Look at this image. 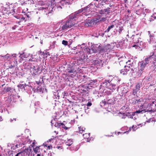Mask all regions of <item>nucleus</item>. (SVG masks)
Listing matches in <instances>:
<instances>
[{
    "label": "nucleus",
    "mask_w": 156,
    "mask_h": 156,
    "mask_svg": "<svg viewBox=\"0 0 156 156\" xmlns=\"http://www.w3.org/2000/svg\"><path fill=\"white\" fill-rule=\"evenodd\" d=\"M74 50L75 56L79 58L77 61H74L71 64L67 65L66 70L68 73H73L70 75V76L73 77V76L77 77L76 80L80 83H83L87 82V77L84 74L82 73V70L79 66L82 64L84 61L86 57H88L87 55L90 52V49L87 47L81 46V45H78L77 46L74 47Z\"/></svg>",
    "instance_id": "obj_1"
},
{
    "label": "nucleus",
    "mask_w": 156,
    "mask_h": 156,
    "mask_svg": "<svg viewBox=\"0 0 156 156\" xmlns=\"http://www.w3.org/2000/svg\"><path fill=\"white\" fill-rule=\"evenodd\" d=\"M83 10H78L75 12L74 14H72L69 17L67 18L64 20H63L59 21L58 23L60 25V27L58 29L60 31H63L71 28L74 25L73 21L76 18L77 15L79 13L81 12Z\"/></svg>",
    "instance_id": "obj_2"
},
{
    "label": "nucleus",
    "mask_w": 156,
    "mask_h": 156,
    "mask_svg": "<svg viewBox=\"0 0 156 156\" xmlns=\"http://www.w3.org/2000/svg\"><path fill=\"white\" fill-rule=\"evenodd\" d=\"M100 86L102 87L108 88L109 89L105 92V95H108V96L110 97L111 95L113 96L115 94L113 93L114 91L116 93L118 91V87L116 84L112 83V80H110V79L104 80L101 83Z\"/></svg>",
    "instance_id": "obj_3"
},
{
    "label": "nucleus",
    "mask_w": 156,
    "mask_h": 156,
    "mask_svg": "<svg viewBox=\"0 0 156 156\" xmlns=\"http://www.w3.org/2000/svg\"><path fill=\"white\" fill-rule=\"evenodd\" d=\"M3 92L4 94H7L8 95V98L12 102V103L16 102L15 98H20V96L16 94V90L14 88L6 87L4 88Z\"/></svg>",
    "instance_id": "obj_4"
},
{
    "label": "nucleus",
    "mask_w": 156,
    "mask_h": 156,
    "mask_svg": "<svg viewBox=\"0 0 156 156\" xmlns=\"http://www.w3.org/2000/svg\"><path fill=\"white\" fill-rule=\"evenodd\" d=\"M44 81L42 77H40L38 81H36V83L33 82V92L35 93H43L44 88H42V85H43Z\"/></svg>",
    "instance_id": "obj_5"
},
{
    "label": "nucleus",
    "mask_w": 156,
    "mask_h": 156,
    "mask_svg": "<svg viewBox=\"0 0 156 156\" xmlns=\"http://www.w3.org/2000/svg\"><path fill=\"white\" fill-rule=\"evenodd\" d=\"M140 36V34H137L136 35H133L131 37L132 39L131 41L133 44V47L137 46L140 48L143 46V42L141 41Z\"/></svg>",
    "instance_id": "obj_6"
},
{
    "label": "nucleus",
    "mask_w": 156,
    "mask_h": 156,
    "mask_svg": "<svg viewBox=\"0 0 156 156\" xmlns=\"http://www.w3.org/2000/svg\"><path fill=\"white\" fill-rule=\"evenodd\" d=\"M33 65L30 70L33 76L39 75L43 71L45 72V69L43 68L42 66H39L35 63H33Z\"/></svg>",
    "instance_id": "obj_7"
},
{
    "label": "nucleus",
    "mask_w": 156,
    "mask_h": 156,
    "mask_svg": "<svg viewBox=\"0 0 156 156\" xmlns=\"http://www.w3.org/2000/svg\"><path fill=\"white\" fill-rule=\"evenodd\" d=\"M113 97L111 98L110 97L107 96L105 100V99L102 100L100 103V105L101 107H103L106 104H114L117 100V96H116L115 97L114 96Z\"/></svg>",
    "instance_id": "obj_8"
},
{
    "label": "nucleus",
    "mask_w": 156,
    "mask_h": 156,
    "mask_svg": "<svg viewBox=\"0 0 156 156\" xmlns=\"http://www.w3.org/2000/svg\"><path fill=\"white\" fill-rule=\"evenodd\" d=\"M96 13H97L96 15L101 17V19L103 21H105L106 20V15L108 14V11L110 10H96Z\"/></svg>",
    "instance_id": "obj_9"
},
{
    "label": "nucleus",
    "mask_w": 156,
    "mask_h": 156,
    "mask_svg": "<svg viewBox=\"0 0 156 156\" xmlns=\"http://www.w3.org/2000/svg\"><path fill=\"white\" fill-rule=\"evenodd\" d=\"M102 45L101 44H94L91 46V49L94 53H102Z\"/></svg>",
    "instance_id": "obj_10"
},
{
    "label": "nucleus",
    "mask_w": 156,
    "mask_h": 156,
    "mask_svg": "<svg viewBox=\"0 0 156 156\" xmlns=\"http://www.w3.org/2000/svg\"><path fill=\"white\" fill-rule=\"evenodd\" d=\"M104 63L102 60H96L93 61L92 65L98 69H100L103 66Z\"/></svg>",
    "instance_id": "obj_11"
},
{
    "label": "nucleus",
    "mask_w": 156,
    "mask_h": 156,
    "mask_svg": "<svg viewBox=\"0 0 156 156\" xmlns=\"http://www.w3.org/2000/svg\"><path fill=\"white\" fill-rule=\"evenodd\" d=\"M33 82H29L27 84H26L24 91L29 94H31L33 90Z\"/></svg>",
    "instance_id": "obj_12"
},
{
    "label": "nucleus",
    "mask_w": 156,
    "mask_h": 156,
    "mask_svg": "<svg viewBox=\"0 0 156 156\" xmlns=\"http://www.w3.org/2000/svg\"><path fill=\"white\" fill-rule=\"evenodd\" d=\"M97 81L96 80H91L87 83L86 85H84L85 88H86V89L88 90V89L90 88V87H95Z\"/></svg>",
    "instance_id": "obj_13"
},
{
    "label": "nucleus",
    "mask_w": 156,
    "mask_h": 156,
    "mask_svg": "<svg viewBox=\"0 0 156 156\" xmlns=\"http://www.w3.org/2000/svg\"><path fill=\"white\" fill-rule=\"evenodd\" d=\"M156 101H153L150 104L149 107L151 108V109L147 111V112H149L151 114L152 113L156 112Z\"/></svg>",
    "instance_id": "obj_14"
},
{
    "label": "nucleus",
    "mask_w": 156,
    "mask_h": 156,
    "mask_svg": "<svg viewBox=\"0 0 156 156\" xmlns=\"http://www.w3.org/2000/svg\"><path fill=\"white\" fill-rule=\"evenodd\" d=\"M99 21H98L96 20L95 18L91 19H87L86 20V23L88 25V26H91L93 25H95L97 23V22H98Z\"/></svg>",
    "instance_id": "obj_15"
},
{
    "label": "nucleus",
    "mask_w": 156,
    "mask_h": 156,
    "mask_svg": "<svg viewBox=\"0 0 156 156\" xmlns=\"http://www.w3.org/2000/svg\"><path fill=\"white\" fill-rule=\"evenodd\" d=\"M16 54H7L6 55H0V59H3L5 60H10V59H11L14 57L16 56Z\"/></svg>",
    "instance_id": "obj_16"
},
{
    "label": "nucleus",
    "mask_w": 156,
    "mask_h": 156,
    "mask_svg": "<svg viewBox=\"0 0 156 156\" xmlns=\"http://www.w3.org/2000/svg\"><path fill=\"white\" fill-rule=\"evenodd\" d=\"M16 57H14L11 59H10V60L13 59V58L14 59V60L15 59H16V58L17 56H18L21 59L23 60L24 58H26L28 56V55L27 54H26L23 51L19 52L18 55H16Z\"/></svg>",
    "instance_id": "obj_17"
},
{
    "label": "nucleus",
    "mask_w": 156,
    "mask_h": 156,
    "mask_svg": "<svg viewBox=\"0 0 156 156\" xmlns=\"http://www.w3.org/2000/svg\"><path fill=\"white\" fill-rule=\"evenodd\" d=\"M126 65H125L124 68H128V70L130 71L132 73L134 72V70H133V68H131L132 67L133 65V62H131L130 60H129L127 62H126Z\"/></svg>",
    "instance_id": "obj_18"
},
{
    "label": "nucleus",
    "mask_w": 156,
    "mask_h": 156,
    "mask_svg": "<svg viewBox=\"0 0 156 156\" xmlns=\"http://www.w3.org/2000/svg\"><path fill=\"white\" fill-rule=\"evenodd\" d=\"M155 52V51L154 50V51L151 52L150 55L146 58L149 62H151L152 61L153 62V60H154V59L156 57L154 54Z\"/></svg>",
    "instance_id": "obj_19"
},
{
    "label": "nucleus",
    "mask_w": 156,
    "mask_h": 156,
    "mask_svg": "<svg viewBox=\"0 0 156 156\" xmlns=\"http://www.w3.org/2000/svg\"><path fill=\"white\" fill-rule=\"evenodd\" d=\"M139 65L140 66V69L138 70L137 72V76L138 77H140L141 75L142 71L144 69L146 66L143 64L142 62H140L139 63Z\"/></svg>",
    "instance_id": "obj_20"
},
{
    "label": "nucleus",
    "mask_w": 156,
    "mask_h": 156,
    "mask_svg": "<svg viewBox=\"0 0 156 156\" xmlns=\"http://www.w3.org/2000/svg\"><path fill=\"white\" fill-rule=\"evenodd\" d=\"M102 53L109 51L112 49L111 45L109 44H108L104 46H102Z\"/></svg>",
    "instance_id": "obj_21"
},
{
    "label": "nucleus",
    "mask_w": 156,
    "mask_h": 156,
    "mask_svg": "<svg viewBox=\"0 0 156 156\" xmlns=\"http://www.w3.org/2000/svg\"><path fill=\"white\" fill-rule=\"evenodd\" d=\"M23 65L24 69H30L31 70L32 67L33 63H30L28 62L25 61L23 62Z\"/></svg>",
    "instance_id": "obj_22"
},
{
    "label": "nucleus",
    "mask_w": 156,
    "mask_h": 156,
    "mask_svg": "<svg viewBox=\"0 0 156 156\" xmlns=\"http://www.w3.org/2000/svg\"><path fill=\"white\" fill-rule=\"evenodd\" d=\"M60 91L59 90H57L56 92H55L53 93V98L55 99H58L60 97V96L59 95V93L60 92Z\"/></svg>",
    "instance_id": "obj_23"
},
{
    "label": "nucleus",
    "mask_w": 156,
    "mask_h": 156,
    "mask_svg": "<svg viewBox=\"0 0 156 156\" xmlns=\"http://www.w3.org/2000/svg\"><path fill=\"white\" fill-rule=\"evenodd\" d=\"M26 84L24 83L23 84L20 83L17 85L19 89L23 91H24L25 89V86H26Z\"/></svg>",
    "instance_id": "obj_24"
},
{
    "label": "nucleus",
    "mask_w": 156,
    "mask_h": 156,
    "mask_svg": "<svg viewBox=\"0 0 156 156\" xmlns=\"http://www.w3.org/2000/svg\"><path fill=\"white\" fill-rule=\"evenodd\" d=\"M151 65L150 66V70L151 71H153L155 70L156 69V63L154 61H153V63L151 64Z\"/></svg>",
    "instance_id": "obj_25"
},
{
    "label": "nucleus",
    "mask_w": 156,
    "mask_h": 156,
    "mask_svg": "<svg viewBox=\"0 0 156 156\" xmlns=\"http://www.w3.org/2000/svg\"><path fill=\"white\" fill-rule=\"evenodd\" d=\"M94 7L95 5H94L92 4H90L84 8H82L81 10H87L88 9H89L88 10H92L94 9Z\"/></svg>",
    "instance_id": "obj_26"
},
{
    "label": "nucleus",
    "mask_w": 156,
    "mask_h": 156,
    "mask_svg": "<svg viewBox=\"0 0 156 156\" xmlns=\"http://www.w3.org/2000/svg\"><path fill=\"white\" fill-rule=\"evenodd\" d=\"M14 16L16 18L18 19H19L20 21H18V23H20L21 22V21H22L23 20H25V21L26 20L25 19V18L22 15H20V16Z\"/></svg>",
    "instance_id": "obj_27"
},
{
    "label": "nucleus",
    "mask_w": 156,
    "mask_h": 156,
    "mask_svg": "<svg viewBox=\"0 0 156 156\" xmlns=\"http://www.w3.org/2000/svg\"><path fill=\"white\" fill-rule=\"evenodd\" d=\"M129 71L128 68H124L120 70V73L123 75H126L127 72Z\"/></svg>",
    "instance_id": "obj_28"
},
{
    "label": "nucleus",
    "mask_w": 156,
    "mask_h": 156,
    "mask_svg": "<svg viewBox=\"0 0 156 156\" xmlns=\"http://www.w3.org/2000/svg\"><path fill=\"white\" fill-rule=\"evenodd\" d=\"M124 44V41H119L118 44H117V47L118 48H119L120 49H122L123 48V44Z\"/></svg>",
    "instance_id": "obj_29"
},
{
    "label": "nucleus",
    "mask_w": 156,
    "mask_h": 156,
    "mask_svg": "<svg viewBox=\"0 0 156 156\" xmlns=\"http://www.w3.org/2000/svg\"><path fill=\"white\" fill-rule=\"evenodd\" d=\"M28 138L25 137L22 138L21 139L22 144L23 145L26 144L28 142Z\"/></svg>",
    "instance_id": "obj_30"
},
{
    "label": "nucleus",
    "mask_w": 156,
    "mask_h": 156,
    "mask_svg": "<svg viewBox=\"0 0 156 156\" xmlns=\"http://www.w3.org/2000/svg\"><path fill=\"white\" fill-rule=\"evenodd\" d=\"M135 115V112H132L131 113H127L126 114V116L129 118H133V117Z\"/></svg>",
    "instance_id": "obj_31"
},
{
    "label": "nucleus",
    "mask_w": 156,
    "mask_h": 156,
    "mask_svg": "<svg viewBox=\"0 0 156 156\" xmlns=\"http://www.w3.org/2000/svg\"><path fill=\"white\" fill-rule=\"evenodd\" d=\"M131 129H133V131H135L137 129V127L136 126H135L133 125V126L131 128H129V130L128 131H126V132H124V133H123L124 134V133H126L127 134V133H129V131H130L131 130Z\"/></svg>",
    "instance_id": "obj_32"
},
{
    "label": "nucleus",
    "mask_w": 156,
    "mask_h": 156,
    "mask_svg": "<svg viewBox=\"0 0 156 156\" xmlns=\"http://www.w3.org/2000/svg\"><path fill=\"white\" fill-rule=\"evenodd\" d=\"M33 150L36 153H41V151H42V150L39 147H36L35 148H33Z\"/></svg>",
    "instance_id": "obj_33"
},
{
    "label": "nucleus",
    "mask_w": 156,
    "mask_h": 156,
    "mask_svg": "<svg viewBox=\"0 0 156 156\" xmlns=\"http://www.w3.org/2000/svg\"><path fill=\"white\" fill-rule=\"evenodd\" d=\"M112 80V83L114 81H115L117 82V84H119V82L120 81V79L118 78L117 77H115L114 78V79L112 80Z\"/></svg>",
    "instance_id": "obj_34"
},
{
    "label": "nucleus",
    "mask_w": 156,
    "mask_h": 156,
    "mask_svg": "<svg viewBox=\"0 0 156 156\" xmlns=\"http://www.w3.org/2000/svg\"><path fill=\"white\" fill-rule=\"evenodd\" d=\"M31 151V149H29L28 148H25L23 152V153H24V154L25 153H26V155L29 156L30 154V152Z\"/></svg>",
    "instance_id": "obj_35"
},
{
    "label": "nucleus",
    "mask_w": 156,
    "mask_h": 156,
    "mask_svg": "<svg viewBox=\"0 0 156 156\" xmlns=\"http://www.w3.org/2000/svg\"><path fill=\"white\" fill-rule=\"evenodd\" d=\"M53 10H44V14L46 15H48V16H50L53 13Z\"/></svg>",
    "instance_id": "obj_36"
},
{
    "label": "nucleus",
    "mask_w": 156,
    "mask_h": 156,
    "mask_svg": "<svg viewBox=\"0 0 156 156\" xmlns=\"http://www.w3.org/2000/svg\"><path fill=\"white\" fill-rule=\"evenodd\" d=\"M150 40L148 41L150 44L154 43V42L155 38L154 35L150 37Z\"/></svg>",
    "instance_id": "obj_37"
},
{
    "label": "nucleus",
    "mask_w": 156,
    "mask_h": 156,
    "mask_svg": "<svg viewBox=\"0 0 156 156\" xmlns=\"http://www.w3.org/2000/svg\"><path fill=\"white\" fill-rule=\"evenodd\" d=\"M132 101H133L132 103L133 105L136 104V103H138V102L141 101L140 99H135L134 98H133V99H132Z\"/></svg>",
    "instance_id": "obj_38"
},
{
    "label": "nucleus",
    "mask_w": 156,
    "mask_h": 156,
    "mask_svg": "<svg viewBox=\"0 0 156 156\" xmlns=\"http://www.w3.org/2000/svg\"><path fill=\"white\" fill-rule=\"evenodd\" d=\"M73 140L72 139H69L66 143V144L67 146H70L73 144Z\"/></svg>",
    "instance_id": "obj_39"
},
{
    "label": "nucleus",
    "mask_w": 156,
    "mask_h": 156,
    "mask_svg": "<svg viewBox=\"0 0 156 156\" xmlns=\"http://www.w3.org/2000/svg\"><path fill=\"white\" fill-rule=\"evenodd\" d=\"M115 27V25L113 24H112L111 26H109L108 28L105 30V32H108L111 30L113 28Z\"/></svg>",
    "instance_id": "obj_40"
},
{
    "label": "nucleus",
    "mask_w": 156,
    "mask_h": 156,
    "mask_svg": "<svg viewBox=\"0 0 156 156\" xmlns=\"http://www.w3.org/2000/svg\"><path fill=\"white\" fill-rule=\"evenodd\" d=\"M138 91V90H137L136 89H134L133 91L132 94L134 95L135 96H136V97H138V96L137 94V92Z\"/></svg>",
    "instance_id": "obj_41"
},
{
    "label": "nucleus",
    "mask_w": 156,
    "mask_h": 156,
    "mask_svg": "<svg viewBox=\"0 0 156 156\" xmlns=\"http://www.w3.org/2000/svg\"><path fill=\"white\" fill-rule=\"evenodd\" d=\"M142 87V83H138L136 85V89L137 90H139L140 88Z\"/></svg>",
    "instance_id": "obj_42"
},
{
    "label": "nucleus",
    "mask_w": 156,
    "mask_h": 156,
    "mask_svg": "<svg viewBox=\"0 0 156 156\" xmlns=\"http://www.w3.org/2000/svg\"><path fill=\"white\" fill-rule=\"evenodd\" d=\"M68 96V93L67 92L64 91L62 93L60 97L61 98H64L65 96Z\"/></svg>",
    "instance_id": "obj_43"
},
{
    "label": "nucleus",
    "mask_w": 156,
    "mask_h": 156,
    "mask_svg": "<svg viewBox=\"0 0 156 156\" xmlns=\"http://www.w3.org/2000/svg\"><path fill=\"white\" fill-rule=\"evenodd\" d=\"M142 10H136V14L139 15H141L142 14L143 15L144 14V12H142Z\"/></svg>",
    "instance_id": "obj_44"
},
{
    "label": "nucleus",
    "mask_w": 156,
    "mask_h": 156,
    "mask_svg": "<svg viewBox=\"0 0 156 156\" xmlns=\"http://www.w3.org/2000/svg\"><path fill=\"white\" fill-rule=\"evenodd\" d=\"M123 30V27L122 26H119V29H117V30L118 31L119 34H121L122 31Z\"/></svg>",
    "instance_id": "obj_45"
},
{
    "label": "nucleus",
    "mask_w": 156,
    "mask_h": 156,
    "mask_svg": "<svg viewBox=\"0 0 156 156\" xmlns=\"http://www.w3.org/2000/svg\"><path fill=\"white\" fill-rule=\"evenodd\" d=\"M141 62H142L143 64L146 66V65L148 64L149 62L148 61V60H147V59L145 58V59Z\"/></svg>",
    "instance_id": "obj_46"
},
{
    "label": "nucleus",
    "mask_w": 156,
    "mask_h": 156,
    "mask_svg": "<svg viewBox=\"0 0 156 156\" xmlns=\"http://www.w3.org/2000/svg\"><path fill=\"white\" fill-rule=\"evenodd\" d=\"M78 148L71 146L70 147V150L72 151H76L78 150Z\"/></svg>",
    "instance_id": "obj_47"
},
{
    "label": "nucleus",
    "mask_w": 156,
    "mask_h": 156,
    "mask_svg": "<svg viewBox=\"0 0 156 156\" xmlns=\"http://www.w3.org/2000/svg\"><path fill=\"white\" fill-rule=\"evenodd\" d=\"M100 35V33L99 32H97L93 34V36L96 37H98Z\"/></svg>",
    "instance_id": "obj_48"
},
{
    "label": "nucleus",
    "mask_w": 156,
    "mask_h": 156,
    "mask_svg": "<svg viewBox=\"0 0 156 156\" xmlns=\"http://www.w3.org/2000/svg\"><path fill=\"white\" fill-rule=\"evenodd\" d=\"M60 125H61V127H62V128H64V129H65L66 130H67L68 129H69V128H68V127H66V126L63 123H61Z\"/></svg>",
    "instance_id": "obj_49"
},
{
    "label": "nucleus",
    "mask_w": 156,
    "mask_h": 156,
    "mask_svg": "<svg viewBox=\"0 0 156 156\" xmlns=\"http://www.w3.org/2000/svg\"><path fill=\"white\" fill-rule=\"evenodd\" d=\"M62 44L66 46L68 45V42L67 41L63 40L62 41Z\"/></svg>",
    "instance_id": "obj_50"
},
{
    "label": "nucleus",
    "mask_w": 156,
    "mask_h": 156,
    "mask_svg": "<svg viewBox=\"0 0 156 156\" xmlns=\"http://www.w3.org/2000/svg\"><path fill=\"white\" fill-rule=\"evenodd\" d=\"M61 123H58L56 122L54 126L55 127L59 128L60 126H61V125L60 124Z\"/></svg>",
    "instance_id": "obj_51"
},
{
    "label": "nucleus",
    "mask_w": 156,
    "mask_h": 156,
    "mask_svg": "<svg viewBox=\"0 0 156 156\" xmlns=\"http://www.w3.org/2000/svg\"><path fill=\"white\" fill-rule=\"evenodd\" d=\"M79 132H80V133H81V131L83 132L84 131V130L85 129V128H83V127H81V126L80 127H79Z\"/></svg>",
    "instance_id": "obj_52"
},
{
    "label": "nucleus",
    "mask_w": 156,
    "mask_h": 156,
    "mask_svg": "<svg viewBox=\"0 0 156 156\" xmlns=\"http://www.w3.org/2000/svg\"><path fill=\"white\" fill-rule=\"evenodd\" d=\"M44 145L45 147H47L48 149H50L52 147V146L51 145H48V146H47V144H46L45 145L44 144Z\"/></svg>",
    "instance_id": "obj_53"
},
{
    "label": "nucleus",
    "mask_w": 156,
    "mask_h": 156,
    "mask_svg": "<svg viewBox=\"0 0 156 156\" xmlns=\"http://www.w3.org/2000/svg\"><path fill=\"white\" fill-rule=\"evenodd\" d=\"M45 55V57H47V56L48 55H50V54L49 52L46 51L45 53H44Z\"/></svg>",
    "instance_id": "obj_54"
},
{
    "label": "nucleus",
    "mask_w": 156,
    "mask_h": 156,
    "mask_svg": "<svg viewBox=\"0 0 156 156\" xmlns=\"http://www.w3.org/2000/svg\"><path fill=\"white\" fill-rule=\"evenodd\" d=\"M23 74V73L22 72H19L18 73V72H17L16 75H17V76H18V75H21V76H22Z\"/></svg>",
    "instance_id": "obj_55"
},
{
    "label": "nucleus",
    "mask_w": 156,
    "mask_h": 156,
    "mask_svg": "<svg viewBox=\"0 0 156 156\" xmlns=\"http://www.w3.org/2000/svg\"><path fill=\"white\" fill-rule=\"evenodd\" d=\"M2 148L0 146V156H2Z\"/></svg>",
    "instance_id": "obj_56"
},
{
    "label": "nucleus",
    "mask_w": 156,
    "mask_h": 156,
    "mask_svg": "<svg viewBox=\"0 0 156 156\" xmlns=\"http://www.w3.org/2000/svg\"><path fill=\"white\" fill-rule=\"evenodd\" d=\"M39 52H40V53L41 55H44L45 56L44 52L41 51H39Z\"/></svg>",
    "instance_id": "obj_57"
},
{
    "label": "nucleus",
    "mask_w": 156,
    "mask_h": 156,
    "mask_svg": "<svg viewBox=\"0 0 156 156\" xmlns=\"http://www.w3.org/2000/svg\"><path fill=\"white\" fill-rule=\"evenodd\" d=\"M142 111H143V110L140 111V110H139L138 111H136L135 112V113H140V112H142Z\"/></svg>",
    "instance_id": "obj_58"
},
{
    "label": "nucleus",
    "mask_w": 156,
    "mask_h": 156,
    "mask_svg": "<svg viewBox=\"0 0 156 156\" xmlns=\"http://www.w3.org/2000/svg\"><path fill=\"white\" fill-rule=\"evenodd\" d=\"M13 120H14L15 121H16V118H13V119H10L9 121H10V122H12V121H13Z\"/></svg>",
    "instance_id": "obj_59"
},
{
    "label": "nucleus",
    "mask_w": 156,
    "mask_h": 156,
    "mask_svg": "<svg viewBox=\"0 0 156 156\" xmlns=\"http://www.w3.org/2000/svg\"><path fill=\"white\" fill-rule=\"evenodd\" d=\"M92 105V103L91 102H88L87 104V106H90Z\"/></svg>",
    "instance_id": "obj_60"
},
{
    "label": "nucleus",
    "mask_w": 156,
    "mask_h": 156,
    "mask_svg": "<svg viewBox=\"0 0 156 156\" xmlns=\"http://www.w3.org/2000/svg\"><path fill=\"white\" fill-rule=\"evenodd\" d=\"M98 95H97V96L98 97H101L102 94V93H98Z\"/></svg>",
    "instance_id": "obj_61"
},
{
    "label": "nucleus",
    "mask_w": 156,
    "mask_h": 156,
    "mask_svg": "<svg viewBox=\"0 0 156 156\" xmlns=\"http://www.w3.org/2000/svg\"><path fill=\"white\" fill-rule=\"evenodd\" d=\"M154 18H153V17L151 16V17L149 19V21L150 22L154 20Z\"/></svg>",
    "instance_id": "obj_62"
},
{
    "label": "nucleus",
    "mask_w": 156,
    "mask_h": 156,
    "mask_svg": "<svg viewBox=\"0 0 156 156\" xmlns=\"http://www.w3.org/2000/svg\"><path fill=\"white\" fill-rule=\"evenodd\" d=\"M13 152H13V151H9V152L8 153V154H9L11 155V154H13Z\"/></svg>",
    "instance_id": "obj_63"
},
{
    "label": "nucleus",
    "mask_w": 156,
    "mask_h": 156,
    "mask_svg": "<svg viewBox=\"0 0 156 156\" xmlns=\"http://www.w3.org/2000/svg\"><path fill=\"white\" fill-rule=\"evenodd\" d=\"M17 26L16 25H15L12 27V29L13 30H15Z\"/></svg>",
    "instance_id": "obj_64"
}]
</instances>
